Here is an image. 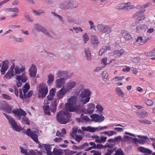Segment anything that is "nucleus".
<instances>
[{"instance_id":"aec40b11","label":"nucleus","mask_w":155,"mask_h":155,"mask_svg":"<svg viewBox=\"0 0 155 155\" xmlns=\"http://www.w3.org/2000/svg\"><path fill=\"white\" fill-rule=\"evenodd\" d=\"M95 105L94 104H89L88 106V108L85 112V114H92L94 112V109H95Z\"/></svg>"},{"instance_id":"2f4dec72","label":"nucleus","mask_w":155,"mask_h":155,"mask_svg":"<svg viewBox=\"0 0 155 155\" xmlns=\"http://www.w3.org/2000/svg\"><path fill=\"white\" fill-rule=\"evenodd\" d=\"M145 25L143 24L140 25L136 27V32L137 33H140L144 30Z\"/></svg>"},{"instance_id":"13d9d810","label":"nucleus","mask_w":155,"mask_h":155,"mask_svg":"<svg viewBox=\"0 0 155 155\" xmlns=\"http://www.w3.org/2000/svg\"><path fill=\"white\" fill-rule=\"evenodd\" d=\"M29 75L31 77L34 78L35 77L37 71H29Z\"/></svg>"},{"instance_id":"4468645a","label":"nucleus","mask_w":155,"mask_h":155,"mask_svg":"<svg viewBox=\"0 0 155 155\" xmlns=\"http://www.w3.org/2000/svg\"><path fill=\"white\" fill-rule=\"evenodd\" d=\"M66 78H60L56 80V86L57 87L61 88L62 86H64V84L65 82Z\"/></svg>"},{"instance_id":"dca6fc26","label":"nucleus","mask_w":155,"mask_h":155,"mask_svg":"<svg viewBox=\"0 0 155 155\" xmlns=\"http://www.w3.org/2000/svg\"><path fill=\"white\" fill-rule=\"evenodd\" d=\"M68 72L65 71L58 70L55 74L57 78L59 77L66 78L67 77Z\"/></svg>"},{"instance_id":"c85d7f7f","label":"nucleus","mask_w":155,"mask_h":155,"mask_svg":"<svg viewBox=\"0 0 155 155\" xmlns=\"http://www.w3.org/2000/svg\"><path fill=\"white\" fill-rule=\"evenodd\" d=\"M69 9L76 8L78 6V3L75 1H68Z\"/></svg>"},{"instance_id":"f3484780","label":"nucleus","mask_w":155,"mask_h":155,"mask_svg":"<svg viewBox=\"0 0 155 155\" xmlns=\"http://www.w3.org/2000/svg\"><path fill=\"white\" fill-rule=\"evenodd\" d=\"M68 91L66 88L63 87L58 92L57 95L58 97L61 99L62 98Z\"/></svg>"},{"instance_id":"7c9ffc66","label":"nucleus","mask_w":155,"mask_h":155,"mask_svg":"<svg viewBox=\"0 0 155 155\" xmlns=\"http://www.w3.org/2000/svg\"><path fill=\"white\" fill-rule=\"evenodd\" d=\"M4 108L3 110H5L7 112V113L9 114L12 112L11 110L13 107L12 106H10L7 103H5V105L4 106Z\"/></svg>"},{"instance_id":"c756f323","label":"nucleus","mask_w":155,"mask_h":155,"mask_svg":"<svg viewBox=\"0 0 155 155\" xmlns=\"http://www.w3.org/2000/svg\"><path fill=\"white\" fill-rule=\"evenodd\" d=\"M14 71L8 70L6 74L5 75V77L8 79H10L14 75Z\"/></svg>"},{"instance_id":"bf43d9fd","label":"nucleus","mask_w":155,"mask_h":155,"mask_svg":"<svg viewBox=\"0 0 155 155\" xmlns=\"http://www.w3.org/2000/svg\"><path fill=\"white\" fill-rule=\"evenodd\" d=\"M124 78V76L116 77L114 78L113 80L114 81H117L119 80H122Z\"/></svg>"},{"instance_id":"20e7f679","label":"nucleus","mask_w":155,"mask_h":155,"mask_svg":"<svg viewBox=\"0 0 155 155\" xmlns=\"http://www.w3.org/2000/svg\"><path fill=\"white\" fill-rule=\"evenodd\" d=\"M57 102L56 100H54L52 101L51 104L50 106L48 105H44L43 106V109L44 110V113L45 115H47L48 116L51 115L50 110L51 112L54 113L56 111L57 108Z\"/></svg>"},{"instance_id":"5701e85b","label":"nucleus","mask_w":155,"mask_h":155,"mask_svg":"<svg viewBox=\"0 0 155 155\" xmlns=\"http://www.w3.org/2000/svg\"><path fill=\"white\" fill-rule=\"evenodd\" d=\"M123 10L126 11L130 10V9L135 8L134 5H131L130 2H127L125 3H123Z\"/></svg>"},{"instance_id":"09e8293b","label":"nucleus","mask_w":155,"mask_h":155,"mask_svg":"<svg viewBox=\"0 0 155 155\" xmlns=\"http://www.w3.org/2000/svg\"><path fill=\"white\" fill-rule=\"evenodd\" d=\"M80 117L82 119L84 120L87 121H89L90 120V119L86 115L84 116L83 114H81V115Z\"/></svg>"},{"instance_id":"1a4fd4ad","label":"nucleus","mask_w":155,"mask_h":155,"mask_svg":"<svg viewBox=\"0 0 155 155\" xmlns=\"http://www.w3.org/2000/svg\"><path fill=\"white\" fill-rule=\"evenodd\" d=\"M48 87L47 86L39 87L38 93V97L40 98L45 97L48 93Z\"/></svg>"},{"instance_id":"cd10ccee","label":"nucleus","mask_w":155,"mask_h":155,"mask_svg":"<svg viewBox=\"0 0 155 155\" xmlns=\"http://www.w3.org/2000/svg\"><path fill=\"white\" fill-rule=\"evenodd\" d=\"M81 129L83 131H89L90 132H94L95 131V130L97 129V128L92 127L90 126H88L87 127H82Z\"/></svg>"},{"instance_id":"a18cd8bd","label":"nucleus","mask_w":155,"mask_h":155,"mask_svg":"<svg viewBox=\"0 0 155 155\" xmlns=\"http://www.w3.org/2000/svg\"><path fill=\"white\" fill-rule=\"evenodd\" d=\"M90 99V97H86L85 99L81 98V103L80 104H81V103L82 104H86L89 101Z\"/></svg>"},{"instance_id":"37998d69","label":"nucleus","mask_w":155,"mask_h":155,"mask_svg":"<svg viewBox=\"0 0 155 155\" xmlns=\"http://www.w3.org/2000/svg\"><path fill=\"white\" fill-rule=\"evenodd\" d=\"M24 17L29 22H32L33 21L32 19L30 17V16L26 12H25L24 14Z\"/></svg>"},{"instance_id":"9d476101","label":"nucleus","mask_w":155,"mask_h":155,"mask_svg":"<svg viewBox=\"0 0 155 155\" xmlns=\"http://www.w3.org/2000/svg\"><path fill=\"white\" fill-rule=\"evenodd\" d=\"M12 112L18 120H21V116H25L26 115L25 112L21 109L13 110Z\"/></svg>"},{"instance_id":"473e14b6","label":"nucleus","mask_w":155,"mask_h":155,"mask_svg":"<svg viewBox=\"0 0 155 155\" xmlns=\"http://www.w3.org/2000/svg\"><path fill=\"white\" fill-rule=\"evenodd\" d=\"M113 55L115 57H120L124 53V51L123 49H121L120 50H116L114 51V52Z\"/></svg>"},{"instance_id":"c9c22d12","label":"nucleus","mask_w":155,"mask_h":155,"mask_svg":"<svg viewBox=\"0 0 155 155\" xmlns=\"http://www.w3.org/2000/svg\"><path fill=\"white\" fill-rule=\"evenodd\" d=\"M117 94L118 95L122 98L124 97V93L122 92L121 89L118 87H117L116 89Z\"/></svg>"},{"instance_id":"4d7b16f0","label":"nucleus","mask_w":155,"mask_h":155,"mask_svg":"<svg viewBox=\"0 0 155 155\" xmlns=\"http://www.w3.org/2000/svg\"><path fill=\"white\" fill-rule=\"evenodd\" d=\"M33 91L31 90L29 91L27 93V94H25V96L26 97V99L27 98H28L30 97L32 94H33Z\"/></svg>"},{"instance_id":"864d4df0","label":"nucleus","mask_w":155,"mask_h":155,"mask_svg":"<svg viewBox=\"0 0 155 155\" xmlns=\"http://www.w3.org/2000/svg\"><path fill=\"white\" fill-rule=\"evenodd\" d=\"M88 23L89 25H91L90 29H93L94 31L96 30V26L94 25V23L91 21H88Z\"/></svg>"},{"instance_id":"72a5a7b5","label":"nucleus","mask_w":155,"mask_h":155,"mask_svg":"<svg viewBox=\"0 0 155 155\" xmlns=\"http://www.w3.org/2000/svg\"><path fill=\"white\" fill-rule=\"evenodd\" d=\"M48 78L47 83L48 85L52 84L54 81V76L52 74H49L48 77Z\"/></svg>"},{"instance_id":"ea45409f","label":"nucleus","mask_w":155,"mask_h":155,"mask_svg":"<svg viewBox=\"0 0 155 155\" xmlns=\"http://www.w3.org/2000/svg\"><path fill=\"white\" fill-rule=\"evenodd\" d=\"M34 14L36 16H40L41 14L44 13L45 11L44 9H41L39 10L38 11L34 10L33 11Z\"/></svg>"},{"instance_id":"7ed1b4c3","label":"nucleus","mask_w":155,"mask_h":155,"mask_svg":"<svg viewBox=\"0 0 155 155\" xmlns=\"http://www.w3.org/2000/svg\"><path fill=\"white\" fill-rule=\"evenodd\" d=\"M139 139L136 138H133L127 136L125 135L123 137L122 141L124 142L127 140H132L136 146H138V144H144L145 140V136H142L141 135L137 136Z\"/></svg>"},{"instance_id":"2eb2a0df","label":"nucleus","mask_w":155,"mask_h":155,"mask_svg":"<svg viewBox=\"0 0 155 155\" xmlns=\"http://www.w3.org/2000/svg\"><path fill=\"white\" fill-rule=\"evenodd\" d=\"M122 36L127 40H130L132 39V37L128 31L126 30H123L121 31Z\"/></svg>"},{"instance_id":"39448f33","label":"nucleus","mask_w":155,"mask_h":155,"mask_svg":"<svg viewBox=\"0 0 155 155\" xmlns=\"http://www.w3.org/2000/svg\"><path fill=\"white\" fill-rule=\"evenodd\" d=\"M145 5H143L141 7L140 10L135 12L132 16V18L135 19L137 17V21H139L144 20L145 18V16L143 15L145 11Z\"/></svg>"},{"instance_id":"de8ad7c7","label":"nucleus","mask_w":155,"mask_h":155,"mask_svg":"<svg viewBox=\"0 0 155 155\" xmlns=\"http://www.w3.org/2000/svg\"><path fill=\"white\" fill-rule=\"evenodd\" d=\"M136 113L139 117L142 118H144L145 117V113L143 112H136Z\"/></svg>"},{"instance_id":"423d86ee","label":"nucleus","mask_w":155,"mask_h":155,"mask_svg":"<svg viewBox=\"0 0 155 155\" xmlns=\"http://www.w3.org/2000/svg\"><path fill=\"white\" fill-rule=\"evenodd\" d=\"M3 114L8 120L13 130L17 132H20L21 130V127L17 125V123L13 118L5 113H3Z\"/></svg>"},{"instance_id":"f704fd0d","label":"nucleus","mask_w":155,"mask_h":155,"mask_svg":"<svg viewBox=\"0 0 155 155\" xmlns=\"http://www.w3.org/2000/svg\"><path fill=\"white\" fill-rule=\"evenodd\" d=\"M76 84L75 82H70L68 83L66 85V90H68V91L70 89H72L75 85Z\"/></svg>"},{"instance_id":"393cba45","label":"nucleus","mask_w":155,"mask_h":155,"mask_svg":"<svg viewBox=\"0 0 155 155\" xmlns=\"http://www.w3.org/2000/svg\"><path fill=\"white\" fill-rule=\"evenodd\" d=\"M51 145L46 144H43L44 148L46 151V154L48 155H52V153L51 151L52 147H51Z\"/></svg>"},{"instance_id":"603ef678","label":"nucleus","mask_w":155,"mask_h":155,"mask_svg":"<svg viewBox=\"0 0 155 155\" xmlns=\"http://www.w3.org/2000/svg\"><path fill=\"white\" fill-rule=\"evenodd\" d=\"M74 139L77 141L79 143L80 142L81 140H82V137L81 135H76Z\"/></svg>"},{"instance_id":"052dcab7","label":"nucleus","mask_w":155,"mask_h":155,"mask_svg":"<svg viewBox=\"0 0 155 155\" xmlns=\"http://www.w3.org/2000/svg\"><path fill=\"white\" fill-rule=\"evenodd\" d=\"M114 142L116 141L117 142H120V141H121L122 139L121 138V137L120 136H118L115 137H114Z\"/></svg>"},{"instance_id":"0e129e2a","label":"nucleus","mask_w":155,"mask_h":155,"mask_svg":"<svg viewBox=\"0 0 155 155\" xmlns=\"http://www.w3.org/2000/svg\"><path fill=\"white\" fill-rule=\"evenodd\" d=\"M137 149L140 152L143 153H145V148L140 147H138Z\"/></svg>"},{"instance_id":"f8f14e48","label":"nucleus","mask_w":155,"mask_h":155,"mask_svg":"<svg viewBox=\"0 0 155 155\" xmlns=\"http://www.w3.org/2000/svg\"><path fill=\"white\" fill-rule=\"evenodd\" d=\"M9 62L8 60L6 59L3 61L2 64L0 69V71L2 74H4L5 72L6 71L8 68Z\"/></svg>"},{"instance_id":"f03ea898","label":"nucleus","mask_w":155,"mask_h":155,"mask_svg":"<svg viewBox=\"0 0 155 155\" xmlns=\"http://www.w3.org/2000/svg\"><path fill=\"white\" fill-rule=\"evenodd\" d=\"M71 114L67 112L59 111L56 115L57 120L61 124H65L69 121Z\"/></svg>"},{"instance_id":"bb28decb","label":"nucleus","mask_w":155,"mask_h":155,"mask_svg":"<svg viewBox=\"0 0 155 155\" xmlns=\"http://www.w3.org/2000/svg\"><path fill=\"white\" fill-rule=\"evenodd\" d=\"M112 28L110 26L105 25L103 33L109 34L112 32Z\"/></svg>"},{"instance_id":"4c0bfd02","label":"nucleus","mask_w":155,"mask_h":155,"mask_svg":"<svg viewBox=\"0 0 155 155\" xmlns=\"http://www.w3.org/2000/svg\"><path fill=\"white\" fill-rule=\"evenodd\" d=\"M101 134H105L107 135L108 136L110 137L112 136L115 134H116L117 133L115 131L111 130L109 131H105L103 132H101Z\"/></svg>"},{"instance_id":"6e6d98bb","label":"nucleus","mask_w":155,"mask_h":155,"mask_svg":"<svg viewBox=\"0 0 155 155\" xmlns=\"http://www.w3.org/2000/svg\"><path fill=\"white\" fill-rule=\"evenodd\" d=\"M96 108L101 113L104 110V107L100 104H98L96 106Z\"/></svg>"},{"instance_id":"680f3d73","label":"nucleus","mask_w":155,"mask_h":155,"mask_svg":"<svg viewBox=\"0 0 155 155\" xmlns=\"http://www.w3.org/2000/svg\"><path fill=\"white\" fill-rule=\"evenodd\" d=\"M37 71V68L36 66L33 64H32L30 68L29 69V71Z\"/></svg>"},{"instance_id":"9b49d317","label":"nucleus","mask_w":155,"mask_h":155,"mask_svg":"<svg viewBox=\"0 0 155 155\" xmlns=\"http://www.w3.org/2000/svg\"><path fill=\"white\" fill-rule=\"evenodd\" d=\"M92 119V121L95 122H101L104 120V117L102 115H99L97 114H93L90 116Z\"/></svg>"},{"instance_id":"f257e3e1","label":"nucleus","mask_w":155,"mask_h":155,"mask_svg":"<svg viewBox=\"0 0 155 155\" xmlns=\"http://www.w3.org/2000/svg\"><path fill=\"white\" fill-rule=\"evenodd\" d=\"M78 100L77 97L74 96L71 97L68 100V102L65 104L66 109L70 112H76L80 108L79 104L77 105Z\"/></svg>"},{"instance_id":"6ab92c4d","label":"nucleus","mask_w":155,"mask_h":155,"mask_svg":"<svg viewBox=\"0 0 155 155\" xmlns=\"http://www.w3.org/2000/svg\"><path fill=\"white\" fill-rule=\"evenodd\" d=\"M25 67L24 66H22L20 68L19 66H16L15 68V74H18V75L20 74L21 73H22V74L24 72H25Z\"/></svg>"},{"instance_id":"e2e57ef3","label":"nucleus","mask_w":155,"mask_h":155,"mask_svg":"<svg viewBox=\"0 0 155 155\" xmlns=\"http://www.w3.org/2000/svg\"><path fill=\"white\" fill-rule=\"evenodd\" d=\"M45 52L47 54V56L51 58H54L56 57V56L53 53H48L47 51H45Z\"/></svg>"},{"instance_id":"58836bf2","label":"nucleus","mask_w":155,"mask_h":155,"mask_svg":"<svg viewBox=\"0 0 155 155\" xmlns=\"http://www.w3.org/2000/svg\"><path fill=\"white\" fill-rule=\"evenodd\" d=\"M106 25L99 24L97 26V30L100 32L103 33Z\"/></svg>"},{"instance_id":"a878e982","label":"nucleus","mask_w":155,"mask_h":155,"mask_svg":"<svg viewBox=\"0 0 155 155\" xmlns=\"http://www.w3.org/2000/svg\"><path fill=\"white\" fill-rule=\"evenodd\" d=\"M44 28L42 26L38 23L35 24L34 25V29L38 32H42Z\"/></svg>"},{"instance_id":"3c124183","label":"nucleus","mask_w":155,"mask_h":155,"mask_svg":"<svg viewBox=\"0 0 155 155\" xmlns=\"http://www.w3.org/2000/svg\"><path fill=\"white\" fill-rule=\"evenodd\" d=\"M115 153L117 155H124V152L121 148H119L117 150Z\"/></svg>"},{"instance_id":"ddd939ff","label":"nucleus","mask_w":155,"mask_h":155,"mask_svg":"<svg viewBox=\"0 0 155 155\" xmlns=\"http://www.w3.org/2000/svg\"><path fill=\"white\" fill-rule=\"evenodd\" d=\"M91 94V92L89 90L84 89L81 92L80 96L81 98H84L87 97H90L89 96Z\"/></svg>"},{"instance_id":"c03bdc74","label":"nucleus","mask_w":155,"mask_h":155,"mask_svg":"<svg viewBox=\"0 0 155 155\" xmlns=\"http://www.w3.org/2000/svg\"><path fill=\"white\" fill-rule=\"evenodd\" d=\"M21 121L24 124H26L29 125L30 124V121L28 119V118L25 117V116H23L22 118Z\"/></svg>"},{"instance_id":"e433bc0d","label":"nucleus","mask_w":155,"mask_h":155,"mask_svg":"<svg viewBox=\"0 0 155 155\" xmlns=\"http://www.w3.org/2000/svg\"><path fill=\"white\" fill-rule=\"evenodd\" d=\"M53 153L55 155H62L63 152L62 150L57 149L55 148H54L53 150Z\"/></svg>"},{"instance_id":"0eeeda50","label":"nucleus","mask_w":155,"mask_h":155,"mask_svg":"<svg viewBox=\"0 0 155 155\" xmlns=\"http://www.w3.org/2000/svg\"><path fill=\"white\" fill-rule=\"evenodd\" d=\"M25 133L27 135L30 137L36 143H40L38 140V132L37 131H31L29 128L27 129Z\"/></svg>"},{"instance_id":"49530a36","label":"nucleus","mask_w":155,"mask_h":155,"mask_svg":"<svg viewBox=\"0 0 155 155\" xmlns=\"http://www.w3.org/2000/svg\"><path fill=\"white\" fill-rule=\"evenodd\" d=\"M19 97L21 99H26L25 95L23 94L22 90L21 88H19Z\"/></svg>"},{"instance_id":"4be33fe9","label":"nucleus","mask_w":155,"mask_h":155,"mask_svg":"<svg viewBox=\"0 0 155 155\" xmlns=\"http://www.w3.org/2000/svg\"><path fill=\"white\" fill-rule=\"evenodd\" d=\"M85 57L86 60L88 61H90L91 60V53L88 48H84Z\"/></svg>"},{"instance_id":"774afa93","label":"nucleus","mask_w":155,"mask_h":155,"mask_svg":"<svg viewBox=\"0 0 155 155\" xmlns=\"http://www.w3.org/2000/svg\"><path fill=\"white\" fill-rule=\"evenodd\" d=\"M102 76L103 79H107L108 77V73L106 71H103L102 73Z\"/></svg>"},{"instance_id":"6e6552de","label":"nucleus","mask_w":155,"mask_h":155,"mask_svg":"<svg viewBox=\"0 0 155 155\" xmlns=\"http://www.w3.org/2000/svg\"><path fill=\"white\" fill-rule=\"evenodd\" d=\"M26 72L23 73L21 75H17L16 79L17 80L16 82V85L18 87H20L22 85V82H25L28 80V77L25 75Z\"/></svg>"},{"instance_id":"a19ab883","label":"nucleus","mask_w":155,"mask_h":155,"mask_svg":"<svg viewBox=\"0 0 155 155\" xmlns=\"http://www.w3.org/2000/svg\"><path fill=\"white\" fill-rule=\"evenodd\" d=\"M14 41L17 42H22L24 41V40L21 38H17L14 36H12L11 37Z\"/></svg>"},{"instance_id":"412c9836","label":"nucleus","mask_w":155,"mask_h":155,"mask_svg":"<svg viewBox=\"0 0 155 155\" xmlns=\"http://www.w3.org/2000/svg\"><path fill=\"white\" fill-rule=\"evenodd\" d=\"M60 8L63 10L69 9L68 1L61 2L60 5Z\"/></svg>"},{"instance_id":"b1692460","label":"nucleus","mask_w":155,"mask_h":155,"mask_svg":"<svg viewBox=\"0 0 155 155\" xmlns=\"http://www.w3.org/2000/svg\"><path fill=\"white\" fill-rule=\"evenodd\" d=\"M91 39V43L95 46H97L100 43V41L98 40L97 38L95 36L92 35Z\"/></svg>"},{"instance_id":"338daca9","label":"nucleus","mask_w":155,"mask_h":155,"mask_svg":"<svg viewBox=\"0 0 155 155\" xmlns=\"http://www.w3.org/2000/svg\"><path fill=\"white\" fill-rule=\"evenodd\" d=\"M11 12L14 13H18L19 12V10L18 8L17 7L11 8Z\"/></svg>"},{"instance_id":"8fccbe9b","label":"nucleus","mask_w":155,"mask_h":155,"mask_svg":"<svg viewBox=\"0 0 155 155\" xmlns=\"http://www.w3.org/2000/svg\"><path fill=\"white\" fill-rule=\"evenodd\" d=\"M82 38L85 43H86L89 40V37L87 33H85L83 35Z\"/></svg>"},{"instance_id":"a211bd4d","label":"nucleus","mask_w":155,"mask_h":155,"mask_svg":"<svg viewBox=\"0 0 155 155\" xmlns=\"http://www.w3.org/2000/svg\"><path fill=\"white\" fill-rule=\"evenodd\" d=\"M42 32L45 35L50 37L54 38L56 37V35L53 32L51 31L48 30L45 28Z\"/></svg>"},{"instance_id":"69168bd1","label":"nucleus","mask_w":155,"mask_h":155,"mask_svg":"<svg viewBox=\"0 0 155 155\" xmlns=\"http://www.w3.org/2000/svg\"><path fill=\"white\" fill-rule=\"evenodd\" d=\"M143 40V37L141 36L138 37L137 39H136V42H138V44L142 42Z\"/></svg>"},{"instance_id":"5fc2aeb1","label":"nucleus","mask_w":155,"mask_h":155,"mask_svg":"<svg viewBox=\"0 0 155 155\" xmlns=\"http://www.w3.org/2000/svg\"><path fill=\"white\" fill-rule=\"evenodd\" d=\"M2 95L4 99L8 100H12V97L8 94H2Z\"/></svg>"},{"instance_id":"79ce46f5","label":"nucleus","mask_w":155,"mask_h":155,"mask_svg":"<svg viewBox=\"0 0 155 155\" xmlns=\"http://www.w3.org/2000/svg\"><path fill=\"white\" fill-rule=\"evenodd\" d=\"M51 13L54 15V16H55L56 17H57L59 19L60 22L62 23L64 22L63 18L62 17L57 14V13L55 12H52Z\"/></svg>"}]
</instances>
